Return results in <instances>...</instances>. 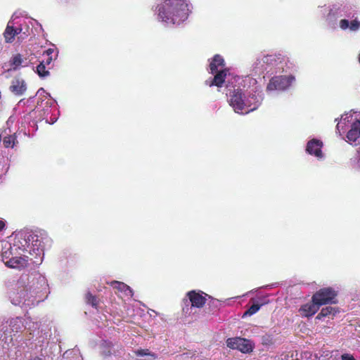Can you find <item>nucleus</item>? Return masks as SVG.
<instances>
[{
  "label": "nucleus",
  "mask_w": 360,
  "mask_h": 360,
  "mask_svg": "<svg viewBox=\"0 0 360 360\" xmlns=\"http://www.w3.org/2000/svg\"><path fill=\"white\" fill-rule=\"evenodd\" d=\"M17 292L11 297L14 305L23 307L34 306L38 295L47 287L46 278L39 273L22 275L17 283Z\"/></svg>",
  "instance_id": "f03ea898"
},
{
  "label": "nucleus",
  "mask_w": 360,
  "mask_h": 360,
  "mask_svg": "<svg viewBox=\"0 0 360 360\" xmlns=\"http://www.w3.org/2000/svg\"><path fill=\"white\" fill-rule=\"evenodd\" d=\"M86 301L94 307H96L98 305L97 298L90 292L86 294Z\"/></svg>",
  "instance_id": "bb28decb"
},
{
  "label": "nucleus",
  "mask_w": 360,
  "mask_h": 360,
  "mask_svg": "<svg viewBox=\"0 0 360 360\" xmlns=\"http://www.w3.org/2000/svg\"><path fill=\"white\" fill-rule=\"evenodd\" d=\"M342 360H355L354 358L352 355L348 354H343L342 356Z\"/></svg>",
  "instance_id": "c85d7f7f"
},
{
  "label": "nucleus",
  "mask_w": 360,
  "mask_h": 360,
  "mask_svg": "<svg viewBox=\"0 0 360 360\" xmlns=\"http://www.w3.org/2000/svg\"><path fill=\"white\" fill-rule=\"evenodd\" d=\"M22 27L15 28L14 20H10L4 33L6 41L8 43L12 42L18 34H20L18 39H24L27 36V34L25 32L22 33Z\"/></svg>",
  "instance_id": "4468645a"
},
{
  "label": "nucleus",
  "mask_w": 360,
  "mask_h": 360,
  "mask_svg": "<svg viewBox=\"0 0 360 360\" xmlns=\"http://www.w3.org/2000/svg\"><path fill=\"white\" fill-rule=\"evenodd\" d=\"M155 11L158 20L166 25H179L187 20L190 8L186 0H164Z\"/></svg>",
  "instance_id": "39448f33"
},
{
  "label": "nucleus",
  "mask_w": 360,
  "mask_h": 360,
  "mask_svg": "<svg viewBox=\"0 0 360 360\" xmlns=\"http://www.w3.org/2000/svg\"><path fill=\"white\" fill-rule=\"evenodd\" d=\"M320 306L321 305L319 303L312 301L311 303H307L302 306L300 311L302 316L306 317L311 316L319 310Z\"/></svg>",
  "instance_id": "6ab92c4d"
},
{
  "label": "nucleus",
  "mask_w": 360,
  "mask_h": 360,
  "mask_svg": "<svg viewBox=\"0 0 360 360\" xmlns=\"http://www.w3.org/2000/svg\"><path fill=\"white\" fill-rule=\"evenodd\" d=\"M261 305L259 304H252L243 315V317L247 316H252L257 313Z\"/></svg>",
  "instance_id": "a878e982"
},
{
  "label": "nucleus",
  "mask_w": 360,
  "mask_h": 360,
  "mask_svg": "<svg viewBox=\"0 0 360 360\" xmlns=\"http://www.w3.org/2000/svg\"><path fill=\"white\" fill-rule=\"evenodd\" d=\"M37 95L39 96V97H41V96H46V97H51L50 94L46 93V91L43 89V88H40L37 92Z\"/></svg>",
  "instance_id": "cd10ccee"
},
{
  "label": "nucleus",
  "mask_w": 360,
  "mask_h": 360,
  "mask_svg": "<svg viewBox=\"0 0 360 360\" xmlns=\"http://www.w3.org/2000/svg\"><path fill=\"white\" fill-rule=\"evenodd\" d=\"M54 49H49L46 51L45 54L46 56H51V55L53 53Z\"/></svg>",
  "instance_id": "c756f323"
},
{
  "label": "nucleus",
  "mask_w": 360,
  "mask_h": 360,
  "mask_svg": "<svg viewBox=\"0 0 360 360\" xmlns=\"http://www.w3.org/2000/svg\"><path fill=\"white\" fill-rule=\"evenodd\" d=\"M28 65V62L26 59H23L22 56L17 54L14 56L11 60V70H18L20 67H25Z\"/></svg>",
  "instance_id": "4be33fe9"
},
{
  "label": "nucleus",
  "mask_w": 360,
  "mask_h": 360,
  "mask_svg": "<svg viewBox=\"0 0 360 360\" xmlns=\"http://www.w3.org/2000/svg\"><path fill=\"white\" fill-rule=\"evenodd\" d=\"M109 284L113 288L117 289L119 292L122 293L123 296L127 297L128 298L132 297L133 290L127 284L117 281H112L110 282Z\"/></svg>",
  "instance_id": "a211bd4d"
},
{
  "label": "nucleus",
  "mask_w": 360,
  "mask_h": 360,
  "mask_svg": "<svg viewBox=\"0 0 360 360\" xmlns=\"http://www.w3.org/2000/svg\"><path fill=\"white\" fill-rule=\"evenodd\" d=\"M246 80H248L251 85V87L246 90L236 86V84H239L240 80L238 82L229 80L226 84L228 102L234 112L238 114H247L255 110L261 105L264 98L262 87L257 85V80L250 77Z\"/></svg>",
  "instance_id": "f257e3e1"
},
{
  "label": "nucleus",
  "mask_w": 360,
  "mask_h": 360,
  "mask_svg": "<svg viewBox=\"0 0 360 360\" xmlns=\"http://www.w3.org/2000/svg\"><path fill=\"white\" fill-rule=\"evenodd\" d=\"M15 136L14 135H9L7 136H5L4 139V145L5 147L8 148L11 147L13 148L15 146Z\"/></svg>",
  "instance_id": "393cba45"
},
{
  "label": "nucleus",
  "mask_w": 360,
  "mask_h": 360,
  "mask_svg": "<svg viewBox=\"0 0 360 360\" xmlns=\"http://www.w3.org/2000/svg\"><path fill=\"white\" fill-rule=\"evenodd\" d=\"M25 329L27 330L30 335H34V333L39 329V323L34 321L30 317L25 316L24 319Z\"/></svg>",
  "instance_id": "412c9836"
},
{
  "label": "nucleus",
  "mask_w": 360,
  "mask_h": 360,
  "mask_svg": "<svg viewBox=\"0 0 360 360\" xmlns=\"http://www.w3.org/2000/svg\"><path fill=\"white\" fill-rule=\"evenodd\" d=\"M56 120H57V119H56V118H55V119H53V120L51 121V124H53Z\"/></svg>",
  "instance_id": "473e14b6"
},
{
  "label": "nucleus",
  "mask_w": 360,
  "mask_h": 360,
  "mask_svg": "<svg viewBox=\"0 0 360 360\" xmlns=\"http://www.w3.org/2000/svg\"><path fill=\"white\" fill-rule=\"evenodd\" d=\"M295 81V78L292 75L274 76L269 80L266 91L269 94L276 91H285Z\"/></svg>",
  "instance_id": "9d476101"
},
{
  "label": "nucleus",
  "mask_w": 360,
  "mask_h": 360,
  "mask_svg": "<svg viewBox=\"0 0 360 360\" xmlns=\"http://www.w3.org/2000/svg\"><path fill=\"white\" fill-rule=\"evenodd\" d=\"M67 354H68V352H65V353L63 355V360L65 359V355H67Z\"/></svg>",
  "instance_id": "72a5a7b5"
},
{
  "label": "nucleus",
  "mask_w": 360,
  "mask_h": 360,
  "mask_svg": "<svg viewBox=\"0 0 360 360\" xmlns=\"http://www.w3.org/2000/svg\"><path fill=\"white\" fill-rule=\"evenodd\" d=\"M336 133L352 146L360 145V111L351 110L335 120Z\"/></svg>",
  "instance_id": "423d86ee"
},
{
  "label": "nucleus",
  "mask_w": 360,
  "mask_h": 360,
  "mask_svg": "<svg viewBox=\"0 0 360 360\" xmlns=\"http://www.w3.org/2000/svg\"><path fill=\"white\" fill-rule=\"evenodd\" d=\"M134 353L143 360H155L158 358L157 354L148 349H139L134 351Z\"/></svg>",
  "instance_id": "aec40b11"
},
{
  "label": "nucleus",
  "mask_w": 360,
  "mask_h": 360,
  "mask_svg": "<svg viewBox=\"0 0 360 360\" xmlns=\"http://www.w3.org/2000/svg\"><path fill=\"white\" fill-rule=\"evenodd\" d=\"M27 89L25 82L21 78H15L10 86L11 91L16 96L22 95Z\"/></svg>",
  "instance_id": "f3484780"
},
{
  "label": "nucleus",
  "mask_w": 360,
  "mask_h": 360,
  "mask_svg": "<svg viewBox=\"0 0 360 360\" xmlns=\"http://www.w3.org/2000/svg\"><path fill=\"white\" fill-rule=\"evenodd\" d=\"M20 232L22 235L25 236L28 255L34 257L31 261L33 263L41 262L45 248L51 245V238L44 231Z\"/></svg>",
  "instance_id": "0eeeda50"
},
{
  "label": "nucleus",
  "mask_w": 360,
  "mask_h": 360,
  "mask_svg": "<svg viewBox=\"0 0 360 360\" xmlns=\"http://www.w3.org/2000/svg\"><path fill=\"white\" fill-rule=\"evenodd\" d=\"M336 295L335 291L330 288H323L313 295L312 300L321 306L333 302Z\"/></svg>",
  "instance_id": "ddd939ff"
},
{
  "label": "nucleus",
  "mask_w": 360,
  "mask_h": 360,
  "mask_svg": "<svg viewBox=\"0 0 360 360\" xmlns=\"http://www.w3.org/2000/svg\"><path fill=\"white\" fill-rule=\"evenodd\" d=\"M359 63H360V54H359Z\"/></svg>",
  "instance_id": "c9c22d12"
},
{
  "label": "nucleus",
  "mask_w": 360,
  "mask_h": 360,
  "mask_svg": "<svg viewBox=\"0 0 360 360\" xmlns=\"http://www.w3.org/2000/svg\"><path fill=\"white\" fill-rule=\"evenodd\" d=\"M53 60L52 56H47V59L46 60V63L49 65Z\"/></svg>",
  "instance_id": "7c9ffc66"
},
{
  "label": "nucleus",
  "mask_w": 360,
  "mask_h": 360,
  "mask_svg": "<svg viewBox=\"0 0 360 360\" xmlns=\"http://www.w3.org/2000/svg\"><path fill=\"white\" fill-rule=\"evenodd\" d=\"M37 72L41 77H46L49 75V70H46V66L44 64V61L41 62L37 66Z\"/></svg>",
  "instance_id": "b1692460"
},
{
  "label": "nucleus",
  "mask_w": 360,
  "mask_h": 360,
  "mask_svg": "<svg viewBox=\"0 0 360 360\" xmlns=\"http://www.w3.org/2000/svg\"><path fill=\"white\" fill-rule=\"evenodd\" d=\"M186 297L191 302V307L201 308L205 305L208 295L202 291L191 290L187 292Z\"/></svg>",
  "instance_id": "2eb2a0df"
},
{
  "label": "nucleus",
  "mask_w": 360,
  "mask_h": 360,
  "mask_svg": "<svg viewBox=\"0 0 360 360\" xmlns=\"http://www.w3.org/2000/svg\"><path fill=\"white\" fill-rule=\"evenodd\" d=\"M283 68L280 58L276 55H262L257 58L252 65V71L257 75L264 73L273 74Z\"/></svg>",
  "instance_id": "1a4fd4ad"
},
{
  "label": "nucleus",
  "mask_w": 360,
  "mask_h": 360,
  "mask_svg": "<svg viewBox=\"0 0 360 360\" xmlns=\"http://www.w3.org/2000/svg\"><path fill=\"white\" fill-rule=\"evenodd\" d=\"M5 226V223L4 221L0 220V231H1Z\"/></svg>",
  "instance_id": "2f4dec72"
},
{
  "label": "nucleus",
  "mask_w": 360,
  "mask_h": 360,
  "mask_svg": "<svg viewBox=\"0 0 360 360\" xmlns=\"http://www.w3.org/2000/svg\"><path fill=\"white\" fill-rule=\"evenodd\" d=\"M53 102H54V101H53V102L50 101V103H49V102H47L46 103H47V104H49L50 105H52V103H53Z\"/></svg>",
  "instance_id": "f704fd0d"
},
{
  "label": "nucleus",
  "mask_w": 360,
  "mask_h": 360,
  "mask_svg": "<svg viewBox=\"0 0 360 360\" xmlns=\"http://www.w3.org/2000/svg\"><path fill=\"white\" fill-rule=\"evenodd\" d=\"M322 147L323 143L321 140L313 139L307 143L306 150L309 154L315 156L319 160H321L324 157L321 150Z\"/></svg>",
  "instance_id": "dca6fc26"
},
{
  "label": "nucleus",
  "mask_w": 360,
  "mask_h": 360,
  "mask_svg": "<svg viewBox=\"0 0 360 360\" xmlns=\"http://www.w3.org/2000/svg\"><path fill=\"white\" fill-rule=\"evenodd\" d=\"M321 12L326 13V19L328 23L343 18L339 21V27L343 30L356 32L360 28V22L355 18L356 10L353 6L344 2H337L324 7Z\"/></svg>",
  "instance_id": "20e7f679"
},
{
  "label": "nucleus",
  "mask_w": 360,
  "mask_h": 360,
  "mask_svg": "<svg viewBox=\"0 0 360 360\" xmlns=\"http://www.w3.org/2000/svg\"><path fill=\"white\" fill-rule=\"evenodd\" d=\"M210 72L214 75L212 78L206 80L205 83L210 86H216L221 87L224 83H228L229 80H234L238 82L240 80L238 76H233L229 70L225 68V62L222 56L215 55L210 63Z\"/></svg>",
  "instance_id": "6e6552de"
},
{
  "label": "nucleus",
  "mask_w": 360,
  "mask_h": 360,
  "mask_svg": "<svg viewBox=\"0 0 360 360\" xmlns=\"http://www.w3.org/2000/svg\"><path fill=\"white\" fill-rule=\"evenodd\" d=\"M337 313V310L335 307L331 306H327L322 308L321 312L317 315L316 319H321L322 317L328 316H334Z\"/></svg>",
  "instance_id": "5701e85b"
},
{
  "label": "nucleus",
  "mask_w": 360,
  "mask_h": 360,
  "mask_svg": "<svg viewBox=\"0 0 360 360\" xmlns=\"http://www.w3.org/2000/svg\"><path fill=\"white\" fill-rule=\"evenodd\" d=\"M25 329L24 319L20 317H15L10 321L9 328L4 331V337L2 339L8 345L13 340L12 333L15 335L16 333Z\"/></svg>",
  "instance_id": "f8f14e48"
},
{
  "label": "nucleus",
  "mask_w": 360,
  "mask_h": 360,
  "mask_svg": "<svg viewBox=\"0 0 360 360\" xmlns=\"http://www.w3.org/2000/svg\"><path fill=\"white\" fill-rule=\"evenodd\" d=\"M226 346L231 349H237L242 353L248 354L255 348V343L248 339L236 337L226 340Z\"/></svg>",
  "instance_id": "9b49d317"
},
{
  "label": "nucleus",
  "mask_w": 360,
  "mask_h": 360,
  "mask_svg": "<svg viewBox=\"0 0 360 360\" xmlns=\"http://www.w3.org/2000/svg\"><path fill=\"white\" fill-rule=\"evenodd\" d=\"M1 260L12 269H23L28 266L30 257L26 248V238L21 232L13 233L1 242Z\"/></svg>",
  "instance_id": "7ed1b4c3"
}]
</instances>
